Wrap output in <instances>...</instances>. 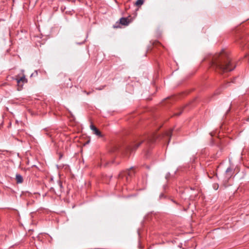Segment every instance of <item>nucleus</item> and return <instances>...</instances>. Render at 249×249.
<instances>
[{
	"label": "nucleus",
	"mask_w": 249,
	"mask_h": 249,
	"mask_svg": "<svg viewBox=\"0 0 249 249\" xmlns=\"http://www.w3.org/2000/svg\"><path fill=\"white\" fill-rule=\"evenodd\" d=\"M211 66L219 72L230 71L235 68L227 53L224 51L213 57Z\"/></svg>",
	"instance_id": "1"
},
{
	"label": "nucleus",
	"mask_w": 249,
	"mask_h": 249,
	"mask_svg": "<svg viewBox=\"0 0 249 249\" xmlns=\"http://www.w3.org/2000/svg\"><path fill=\"white\" fill-rule=\"evenodd\" d=\"M90 128L92 130L93 134L99 137H103V136L101 132L92 124H90Z\"/></svg>",
	"instance_id": "2"
},
{
	"label": "nucleus",
	"mask_w": 249,
	"mask_h": 249,
	"mask_svg": "<svg viewBox=\"0 0 249 249\" xmlns=\"http://www.w3.org/2000/svg\"><path fill=\"white\" fill-rule=\"evenodd\" d=\"M142 141L135 142V143L133 144L131 146L129 147L127 149L128 151L132 152L135 150L142 143Z\"/></svg>",
	"instance_id": "3"
},
{
	"label": "nucleus",
	"mask_w": 249,
	"mask_h": 249,
	"mask_svg": "<svg viewBox=\"0 0 249 249\" xmlns=\"http://www.w3.org/2000/svg\"><path fill=\"white\" fill-rule=\"evenodd\" d=\"M15 79L16 80L17 83H19L20 81L23 85L25 83H27V79L26 78L25 76L23 75L21 77H19L18 75L16 76Z\"/></svg>",
	"instance_id": "4"
},
{
	"label": "nucleus",
	"mask_w": 249,
	"mask_h": 249,
	"mask_svg": "<svg viewBox=\"0 0 249 249\" xmlns=\"http://www.w3.org/2000/svg\"><path fill=\"white\" fill-rule=\"evenodd\" d=\"M130 22L127 18H122L120 19V23L123 25H127Z\"/></svg>",
	"instance_id": "5"
},
{
	"label": "nucleus",
	"mask_w": 249,
	"mask_h": 249,
	"mask_svg": "<svg viewBox=\"0 0 249 249\" xmlns=\"http://www.w3.org/2000/svg\"><path fill=\"white\" fill-rule=\"evenodd\" d=\"M16 179L18 183H21L23 181L22 177L19 174L16 175Z\"/></svg>",
	"instance_id": "6"
},
{
	"label": "nucleus",
	"mask_w": 249,
	"mask_h": 249,
	"mask_svg": "<svg viewBox=\"0 0 249 249\" xmlns=\"http://www.w3.org/2000/svg\"><path fill=\"white\" fill-rule=\"evenodd\" d=\"M158 136L156 134H153L149 137L148 141L151 142H153L158 138Z\"/></svg>",
	"instance_id": "7"
},
{
	"label": "nucleus",
	"mask_w": 249,
	"mask_h": 249,
	"mask_svg": "<svg viewBox=\"0 0 249 249\" xmlns=\"http://www.w3.org/2000/svg\"><path fill=\"white\" fill-rule=\"evenodd\" d=\"M143 3V0H137L135 3L137 6L142 5Z\"/></svg>",
	"instance_id": "8"
},
{
	"label": "nucleus",
	"mask_w": 249,
	"mask_h": 249,
	"mask_svg": "<svg viewBox=\"0 0 249 249\" xmlns=\"http://www.w3.org/2000/svg\"><path fill=\"white\" fill-rule=\"evenodd\" d=\"M17 85L18 87V90H19L22 89L23 85L22 84V83L20 81H19V83H17Z\"/></svg>",
	"instance_id": "9"
},
{
	"label": "nucleus",
	"mask_w": 249,
	"mask_h": 249,
	"mask_svg": "<svg viewBox=\"0 0 249 249\" xmlns=\"http://www.w3.org/2000/svg\"><path fill=\"white\" fill-rule=\"evenodd\" d=\"M172 132V130H170L168 131V132H166L165 133V135L167 137L170 138L171 137Z\"/></svg>",
	"instance_id": "10"
},
{
	"label": "nucleus",
	"mask_w": 249,
	"mask_h": 249,
	"mask_svg": "<svg viewBox=\"0 0 249 249\" xmlns=\"http://www.w3.org/2000/svg\"><path fill=\"white\" fill-rule=\"evenodd\" d=\"M58 184V186H59V187L60 188V190L61 191L62 188H63L62 183V182L61 181H59Z\"/></svg>",
	"instance_id": "11"
},
{
	"label": "nucleus",
	"mask_w": 249,
	"mask_h": 249,
	"mask_svg": "<svg viewBox=\"0 0 249 249\" xmlns=\"http://www.w3.org/2000/svg\"><path fill=\"white\" fill-rule=\"evenodd\" d=\"M132 173L130 172L129 170H127L126 172V175L127 174L128 176H131L132 175Z\"/></svg>",
	"instance_id": "12"
},
{
	"label": "nucleus",
	"mask_w": 249,
	"mask_h": 249,
	"mask_svg": "<svg viewBox=\"0 0 249 249\" xmlns=\"http://www.w3.org/2000/svg\"><path fill=\"white\" fill-rule=\"evenodd\" d=\"M232 172V169L230 167L228 168L226 171V173H228L229 172Z\"/></svg>",
	"instance_id": "13"
},
{
	"label": "nucleus",
	"mask_w": 249,
	"mask_h": 249,
	"mask_svg": "<svg viewBox=\"0 0 249 249\" xmlns=\"http://www.w3.org/2000/svg\"><path fill=\"white\" fill-rule=\"evenodd\" d=\"M106 87V86H101L100 87L98 88H97L96 89H98V90H102L103 89H104L105 88V87Z\"/></svg>",
	"instance_id": "14"
},
{
	"label": "nucleus",
	"mask_w": 249,
	"mask_h": 249,
	"mask_svg": "<svg viewBox=\"0 0 249 249\" xmlns=\"http://www.w3.org/2000/svg\"><path fill=\"white\" fill-rule=\"evenodd\" d=\"M181 113V111H180V112H178V113H175V115H176V116H179Z\"/></svg>",
	"instance_id": "15"
},
{
	"label": "nucleus",
	"mask_w": 249,
	"mask_h": 249,
	"mask_svg": "<svg viewBox=\"0 0 249 249\" xmlns=\"http://www.w3.org/2000/svg\"><path fill=\"white\" fill-rule=\"evenodd\" d=\"M83 92L86 93L87 95H89V92H87L86 90H84Z\"/></svg>",
	"instance_id": "16"
},
{
	"label": "nucleus",
	"mask_w": 249,
	"mask_h": 249,
	"mask_svg": "<svg viewBox=\"0 0 249 249\" xmlns=\"http://www.w3.org/2000/svg\"><path fill=\"white\" fill-rule=\"evenodd\" d=\"M246 120L247 121H249V117L248 118H247Z\"/></svg>",
	"instance_id": "17"
},
{
	"label": "nucleus",
	"mask_w": 249,
	"mask_h": 249,
	"mask_svg": "<svg viewBox=\"0 0 249 249\" xmlns=\"http://www.w3.org/2000/svg\"><path fill=\"white\" fill-rule=\"evenodd\" d=\"M122 176H123V175H122V174H120V175H119V177H120V178H121V177H122Z\"/></svg>",
	"instance_id": "18"
},
{
	"label": "nucleus",
	"mask_w": 249,
	"mask_h": 249,
	"mask_svg": "<svg viewBox=\"0 0 249 249\" xmlns=\"http://www.w3.org/2000/svg\"><path fill=\"white\" fill-rule=\"evenodd\" d=\"M117 27H118V26H114V28H117Z\"/></svg>",
	"instance_id": "19"
},
{
	"label": "nucleus",
	"mask_w": 249,
	"mask_h": 249,
	"mask_svg": "<svg viewBox=\"0 0 249 249\" xmlns=\"http://www.w3.org/2000/svg\"><path fill=\"white\" fill-rule=\"evenodd\" d=\"M126 180H127L128 179V177H126Z\"/></svg>",
	"instance_id": "20"
},
{
	"label": "nucleus",
	"mask_w": 249,
	"mask_h": 249,
	"mask_svg": "<svg viewBox=\"0 0 249 249\" xmlns=\"http://www.w3.org/2000/svg\"><path fill=\"white\" fill-rule=\"evenodd\" d=\"M116 150H117V148H115V149L114 150V151H116ZM113 151H114V150Z\"/></svg>",
	"instance_id": "21"
}]
</instances>
